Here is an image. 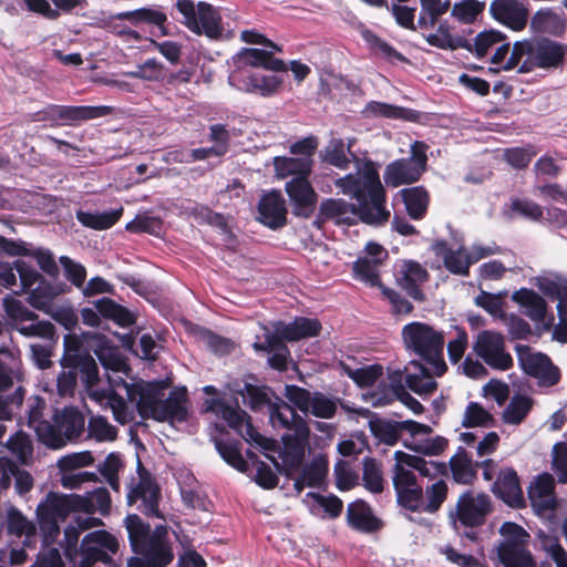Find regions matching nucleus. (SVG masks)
Returning <instances> with one entry per match:
<instances>
[{"instance_id": "nucleus-1", "label": "nucleus", "mask_w": 567, "mask_h": 567, "mask_svg": "<svg viewBox=\"0 0 567 567\" xmlns=\"http://www.w3.org/2000/svg\"><path fill=\"white\" fill-rule=\"evenodd\" d=\"M75 358L78 374L85 386L89 396L102 408L110 409L113 417L120 424H127L134 420V409L130 408L125 400L115 393V388L123 386L128 401L135 403L136 410L143 419L156 421L183 422L186 420L187 410L185 395L171 392L166 396L164 382L138 381L127 383L121 375L107 374L110 389H99V369L91 357Z\"/></svg>"}, {"instance_id": "nucleus-2", "label": "nucleus", "mask_w": 567, "mask_h": 567, "mask_svg": "<svg viewBox=\"0 0 567 567\" xmlns=\"http://www.w3.org/2000/svg\"><path fill=\"white\" fill-rule=\"evenodd\" d=\"M334 185L343 195L355 199V204L344 199H326L320 205L323 218L346 225L353 224L357 217L371 226L388 223L390 210L386 207V193L374 162L357 159V173L338 178Z\"/></svg>"}, {"instance_id": "nucleus-3", "label": "nucleus", "mask_w": 567, "mask_h": 567, "mask_svg": "<svg viewBox=\"0 0 567 567\" xmlns=\"http://www.w3.org/2000/svg\"><path fill=\"white\" fill-rule=\"evenodd\" d=\"M402 339L409 351L414 352L430 365L425 368L422 363L412 360L404 368L408 388L421 396L431 395L437 388L432 374L441 377L447 368L443 359V334L426 323L415 321L403 327Z\"/></svg>"}, {"instance_id": "nucleus-4", "label": "nucleus", "mask_w": 567, "mask_h": 567, "mask_svg": "<svg viewBox=\"0 0 567 567\" xmlns=\"http://www.w3.org/2000/svg\"><path fill=\"white\" fill-rule=\"evenodd\" d=\"M125 527L133 551L140 555L128 559V567H166L171 564L174 555L165 526L151 530L138 515L132 514L125 518Z\"/></svg>"}, {"instance_id": "nucleus-5", "label": "nucleus", "mask_w": 567, "mask_h": 567, "mask_svg": "<svg viewBox=\"0 0 567 567\" xmlns=\"http://www.w3.org/2000/svg\"><path fill=\"white\" fill-rule=\"evenodd\" d=\"M270 422L274 427L288 430L282 435V460L290 468H298L309 447L310 430L307 422L296 413L290 404L285 402L271 409Z\"/></svg>"}, {"instance_id": "nucleus-6", "label": "nucleus", "mask_w": 567, "mask_h": 567, "mask_svg": "<svg viewBox=\"0 0 567 567\" xmlns=\"http://www.w3.org/2000/svg\"><path fill=\"white\" fill-rule=\"evenodd\" d=\"M81 495L50 492L37 507L40 529L45 542L54 543L60 535V524L71 513H81L80 508L85 507Z\"/></svg>"}, {"instance_id": "nucleus-7", "label": "nucleus", "mask_w": 567, "mask_h": 567, "mask_svg": "<svg viewBox=\"0 0 567 567\" xmlns=\"http://www.w3.org/2000/svg\"><path fill=\"white\" fill-rule=\"evenodd\" d=\"M240 40L249 44H258L261 48H243L234 55V66L236 68H262L274 72H286V63L275 58V53L281 52L282 49L277 43L267 39L257 30H243Z\"/></svg>"}, {"instance_id": "nucleus-8", "label": "nucleus", "mask_w": 567, "mask_h": 567, "mask_svg": "<svg viewBox=\"0 0 567 567\" xmlns=\"http://www.w3.org/2000/svg\"><path fill=\"white\" fill-rule=\"evenodd\" d=\"M84 424L83 414L78 409L70 406L55 414L54 424L37 425V435L47 446L61 449L66 441L78 439L84 432Z\"/></svg>"}, {"instance_id": "nucleus-9", "label": "nucleus", "mask_w": 567, "mask_h": 567, "mask_svg": "<svg viewBox=\"0 0 567 567\" xmlns=\"http://www.w3.org/2000/svg\"><path fill=\"white\" fill-rule=\"evenodd\" d=\"M127 504L137 505V508L147 516L162 517L158 504L162 498L161 488L154 476L137 461L136 474L130 480L127 486Z\"/></svg>"}, {"instance_id": "nucleus-10", "label": "nucleus", "mask_w": 567, "mask_h": 567, "mask_svg": "<svg viewBox=\"0 0 567 567\" xmlns=\"http://www.w3.org/2000/svg\"><path fill=\"white\" fill-rule=\"evenodd\" d=\"M176 7L183 14V23L196 34H205L209 39L223 37L221 18L218 11L209 3L192 0H177Z\"/></svg>"}, {"instance_id": "nucleus-11", "label": "nucleus", "mask_w": 567, "mask_h": 567, "mask_svg": "<svg viewBox=\"0 0 567 567\" xmlns=\"http://www.w3.org/2000/svg\"><path fill=\"white\" fill-rule=\"evenodd\" d=\"M499 533L504 540L497 546V554L505 567H535V561L526 549L529 535L522 526L505 522Z\"/></svg>"}, {"instance_id": "nucleus-12", "label": "nucleus", "mask_w": 567, "mask_h": 567, "mask_svg": "<svg viewBox=\"0 0 567 567\" xmlns=\"http://www.w3.org/2000/svg\"><path fill=\"white\" fill-rule=\"evenodd\" d=\"M426 148L424 143L416 141L411 145L410 157L390 163L383 173L385 184L399 187L403 184L416 182L425 171Z\"/></svg>"}, {"instance_id": "nucleus-13", "label": "nucleus", "mask_w": 567, "mask_h": 567, "mask_svg": "<svg viewBox=\"0 0 567 567\" xmlns=\"http://www.w3.org/2000/svg\"><path fill=\"white\" fill-rule=\"evenodd\" d=\"M106 114L103 106H69L49 104L40 111L29 114L31 122H48L50 126L75 125Z\"/></svg>"}, {"instance_id": "nucleus-14", "label": "nucleus", "mask_w": 567, "mask_h": 567, "mask_svg": "<svg viewBox=\"0 0 567 567\" xmlns=\"http://www.w3.org/2000/svg\"><path fill=\"white\" fill-rule=\"evenodd\" d=\"M286 399L305 414H312L320 419L332 417L338 409V399L321 392H310L298 385L285 386Z\"/></svg>"}, {"instance_id": "nucleus-15", "label": "nucleus", "mask_w": 567, "mask_h": 567, "mask_svg": "<svg viewBox=\"0 0 567 567\" xmlns=\"http://www.w3.org/2000/svg\"><path fill=\"white\" fill-rule=\"evenodd\" d=\"M228 83L245 93L270 97L279 93L284 80L278 75L252 72L247 68H236L228 76Z\"/></svg>"}, {"instance_id": "nucleus-16", "label": "nucleus", "mask_w": 567, "mask_h": 567, "mask_svg": "<svg viewBox=\"0 0 567 567\" xmlns=\"http://www.w3.org/2000/svg\"><path fill=\"white\" fill-rule=\"evenodd\" d=\"M473 350L488 367L506 371L513 365V359L506 351L505 338L493 330L480 332L473 344Z\"/></svg>"}, {"instance_id": "nucleus-17", "label": "nucleus", "mask_w": 567, "mask_h": 567, "mask_svg": "<svg viewBox=\"0 0 567 567\" xmlns=\"http://www.w3.org/2000/svg\"><path fill=\"white\" fill-rule=\"evenodd\" d=\"M516 352L520 368L525 373L537 379L539 385L551 386L559 382V369L547 355L535 352L525 344L516 346Z\"/></svg>"}, {"instance_id": "nucleus-18", "label": "nucleus", "mask_w": 567, "mask_h": 567, "mask_svg": "<svg viewBox=\"0 0 567 567\" xmlns=\"http://www.w3.org/2000/svg\"><path fill=\"white\" fill-rule=\"evenodd\" d=\"M207 410L214 412L227 422V424L238 431L241 436L257 445L268 449L272 442L258 433L252 425L247 421V414L237 406L227 405L221 400H212Z\"/></svg>"}, {"instance_id": "nucleus-19", "label": "nucleus", "mask_w": 567, "mask_h": 567, "mask_svg": "<svg viewBox=\"0 0 567 567\" xmlns=\"http://www.w3.org/2000/svg\"><path fill=\"white\" fill-rule=\"evenodd\" d=\"M491 511L492 504L488 495L467 491L457 499L455 518L465 527H477L485 523Z\"/></svg>"}, {"instance_id": "nucleus-20", "label": "nucleus", "mask_w": 567, "mask_h": 567, "mask_svg": "<svg viewBox=\"0 0 567 567\" xmlns=\"http://www.w3.org/2000/svg\"><path fill=\"white\" fill-rule=\"evenodd\" d=\"M410 437L404 441V445L419 454L427 456H437L447 447V440L441 435H432V427L412 420L403 423Z\"/></svg>"}, {"instance_id": "nucleus-21", "label": "nucleus", "mask_w": 567, "mask_h": 567, "mask_svg": "<svg viewBox=\"0 0 567 567\" xmlns=\"http://www.w3.org/2000/svg\"><path fill=\"white\" fill-rule=\"evenodd\" d=\"M392 481L399 505L421 513L423 488L417 484L414 472L402 464H395Z\"/></svg>"}, {"instance_id": "nucleus-22", "label": "nucleus", "mask_w": 567, "mask_h": 567, "mask_svg": "<svg viewBox=\"0 0 567 567\" xmlns=\"http://www.w3.org/2000/svg\"><path fill=\"white\" fill-rule=\"evenodd\" d=\"M100 315L122 327H128L135 322V317L130 310L106 297L94 301V308L81 310L83 323L90 327H97L101 323Z\"/></svg>"}, {"instance_id": "nucleus-23", "label": "nucleus", "mask_w": 567, "mask_h": 567, "mask_svg": "<svg viewBox=\"0 0 567 567\" xmlns=\"http://www.w3.org/2000/svg\"><path fill=\"white\" fill-rule=\"evenodd\" d=\"M83 565L90 567L95 561H110V553L118 549L117 539L106 530H95L84 536L82 540Z\"/></svg>"}, {"instance_id": "nucleus-24", "label": "nucleus", "mask_w": 567, "mask_h": 567, "mask_svg": "<svg viewBox=\"0 0 567 567\" xmlns=\"http://www.w3.org/2000/svg\"><path fill=\"white\" fill-rule=\"evenodd\" d=\"M364 251L365 255L353 264V272L358 279L382 290L384 286L380 281L379 268L388 258V251L375 243H368Z\"/></svg>"}, {"instance_id": "nucleus-25", "label": "nucleus", "mask_w": 567, "mask_h": 567, "mask_svg": "<svg viewBox=\"0 0 567 567\" xmlns=\"http://www.w3.org/2000/svg\"><path fill=\"white\" fill-rule=\"evenodd\" d=\"M286 192L292 205L296 216L308 218L316 208L318 196L308 177H292L286 183Z\"/></svg>"}, {"instance_id": "nucleus-26", "label": "nucleus", "mask_w": 567, "mask_h": 567, "mask_svg": "<svg viewBox=\"0 0 567 567\" xmlns=\"http://www.w3.org/2000/svg\"><path fill=\"white\" fill-rule=\"evenodd\" d=\"M527 494L532 507L538 516H546L555 511L557 499L553 475L548 473L538 475L530 483Z\"/></svg>"}, {"instance_id": "nucleus-27", "label": "nucleus", "mask_w": 567, "mask_h": 567, "mask_svg": "<svg viewBox=\"0 0 567 567\" xmlns=\"http://www.w3.org/2000/svg\"><path fill=\"white\" fill-rule=\"evenodd\" d=\"M491 16L514 31H522L528 21V10L520 0H493Z\"/></svg>"}, {"instance_id": "nucleus-28", "label": "nucleus", "mask_w": 567, "mask_h": 567, "mask_svg": "<svg viewBox=\"0 0 567 567\" xmlns=\"http://www.w3.org/2000/svg\"><path fill=\"white\" fill-rule=\"evenodd\" d=\"M492 492L512 507H523L525 498L516 471L512 467L499 470Z\"/></svg>"}, {"instance_id": "nucleus-29", "label": "nucleus", "mask_w": 567, "mask_h": 567, "mask_svg": "<svg viewBox=\"0 0 567 567\" xmlns=\"http://www.w3.org/2000/svg\"><path fill=\"white\" fill-rule=\"evenodd\" d=\"M427 278L429 274L426 269L413 260L403 261L396 274L398 285L416 301H423L425 299L421 286Z\"/></svg>"}, {"instance_id": "nucleus-30", "label": "nucleus", "mask_w": 567, "mask_h": 567, "mask_svg": "<svg viewBox=\"0 0 567 567\" xmlns=\"http://www.w3.org/2000/svg\"><path fill=\"white\" fill-rule=\"evenodd\" d=\"M258 220L265 226L276 229L282 227L287 221L286 200L280 192L265 194L258 204Z\"/></svg>"}, {"instance_id": "nucleus-31", "label": "nucleus", "mask_w": 567, "mask_h": 567, "mask_svg": "<svg viewBox=\"0 0 567 567\" xmlns=\"http://www.w3.org/2000/svg\"><path fill=\"white\" fill-rule=\"evenodd\" d=\"M118 19H125L134 28L146 25L153 35H167L165 12L154 8H141L133 11L117 13Z\"/></svg>"}, {"instance_id": "nucleus-32", "label": "nucleus", "mask_w": 567, "mask_h": 567, "mask_svg": "<svg viewBox=\"0 0 567 567\" xmlns=\"http://www.w3.org/2000/svg\"><path fill=\"white\" fill-rule=\"evenodd\" d=\"M517 68L519 73H529L537 69L535 38L514 42L512 52L507 59L505 71Z\"/></svg>"}, {"instance_id": "nucleus-33", "label": "nucleus", "mask_w": 567, "mask_h": 567, "mask_svg": "<svg viewBox=\"0 0 567 567\" xmlns=\"http://www.w3.org/2000/svg\"><path fill=\"white\" fill-rule=\"evenodd\" d=\"M434 254L443 259L445 268L454 275L467 276L471 265V257L464 247L453 249L445 241H436L432 245Z\"/></svg>"}, {"instance_id": "nucleus-34", "label": "nucleus", "mask_w": 567, "mask_h": 567, "mask_svg": "<svg viewBox=\"0 0 567 567\" xmlns=\"http://www.w3.org/2000/svg\"><path fill=\"white\" fill-rule=\"evenodd\" d=\"M321 324L317 319L296 318L290 323L277 321L272 323V330L286 341H296L302 338L315 337L319 333Z\"/></svg>"}, {"instance_id": "nucleus-35", "label": "nucleus", "mask_w": 567, "mask_h": 567, "mask_svg": "<svg viewBox=\"0 0 567 567\" xmlns=\"http://www.w3.org/2000/svg\"><path fill=\"white\" fill-rule=\"evenodd\" d=\"M537 69L548 70L563 65L567 52L566 45L547 38H535Z\"/></svg>"}, {"instance_id": "nucleus-36", "label": "nucleus", "mask_w": 567, "mask_h": 567, "mask_svg": "<svg viewBox=\"0 0 567 567\" xmlns=\"http://www.w3.org/2000/svg\"><path fill=\"white\" fill-rule=\"evenodd\" d=\"M95 355L107 371L127 374L130 368L117 347L112 346L105 337L97 339Z\"/></svg>"}, {"instance_id": "nucleus-37", "label": "nucleus", "mask_w": 567, "mask_h": 567, "mask_svg": "<svg viewBox=\"0 0 567 567\" xmlns=\"http://www.w3.org/2000/svg\"><path fill=\"white\" fill-rule=\"evenodd\" d=\"M328 473V461L324 456H316L308 465H306L300 475L295 480L293 486L298 493L305 487H319Z\"/></svg>"}, {"instance_id": "nucleus-38", "label": "nucleus", "mask_w": 567, "mask_h": 567, "mask_svg": "<svg viewBox=\"0 0 567 567\" xmlns=\"http://www.w3.org/2000/svg\"><path fill=\"white\" fill-rule=\"evenodd\" d=\"M437 23L439 25L434 32L421 31L425 41L430 45L441 50L451 51L460 48H466V40L462 37L453 34L452 27L446 20Z\"/></svg>"}, {"instance_id": "nucleus-39", "label": "nucleus", "mask_w": 567, "mask_h": 567, "mask_svg": "<svg viewBox=\"0 0 567 567\" xmlns=\"http://www.w3.org/2000/svg\"><path fill=\"white\" fill-rule=\"evenodd\" d=\"M264 330L265 340L262 343H255V348L272 352L274 354L268 359L269 364L277 370H285L287 368V359L289 354V351L284 343L286 340L267 327H265Z\"/></svg>"}, {"instance_id": "nucleus-40", "label": "nucleus", "mask_w": 567, "mask_h": 567, "mask_svg": "<svg viewBox=\"0 0 567 567\" xmlns=\"http://www.w3.org/2000/svg\"><path fill=\"white\" fill-rule=\"evenodd\" d=\"M394 457L396 461L395 464H402L411 471L415 470L424 477H434L445 475L447 473V465L443 462H427L422 457L406 454L401 451L395 452Z\"/></svg>"}, {"instance_id": "nucleus-41", "label": "nucleus", "mask_w": 567, "mask_h": 567, "mask_svg": "<svg viewBox=\"0 0 567 567\" xmlns=\"http://www.w3.org/2000/svg\"><path fill=\"white\" fill-rule=\"evenodd\" d=\"M512 299L525 309L524 313L533 321L540 322L545 319L546 302L535 291L523 288L515 291Z\"/></svg>"}, {"instance_id": "nucleus-42", "label": "nucleus", "mask_w": 567, "mask_h": 567, "mask_svg": "<svg viewBox=\"0 0 567 567\" xmlns=\"http://www.w3.org/2000/svg\"><path fill=\"white\" fill-rule=\"evenodd\" d=\"M421 10L417 19V27L421 31H431L435 28L440 18L450 9L447 0H420Z\"/></svg>"}, {"instance_id": "nucleus-43", "label": "nucleus", "mask_w": 567, "mask_h": 567, "mask_svg": "<svg viewBox=\"0 0 567 567\" xmlns=\"http://www.w3.org/2000/svg\"><path fill=\"white\" fill-rule=\"evenodd\" d=\"M534 406V400L527 394H514L503 410L502 420L508 425H519L528 416Z\"/></svg>"}, {"instance_id": "nucleus-44", "label": "nucleus", "mask_w": 567, "mask_h": 567, "mask_svg": "<svg viewBox=\"0 0 567 567\" xmlns=\"http://www.w3.org/2000/svg\"><path fill=\"white\" fill-rule=\"evenodd\" d=\"M347 519L351 527L362 532H373L379 528L378 519L372 515L370 507L362 501L349 504Z\"/></svg>"}, {"instance_id": "nucleus-45", "label": "nucleus", "mask_w": 567, "mask_h": 567, "mask_svg": "<svg viewBox=\"0 0 567 567\" xmlns=\"http://www.w3.org/2000/svg\"><path fill=\"white\" fill-rule=\"evenodd\" d=\"M538 289L546 296L558 300L557 312L567 315V279L560 276L537 278Z\"/></svg>"}, {"instance_id": "nucleus-46", "label": "nucleus", "mask_w": 567, "mask_h": 567, "mask_svg": "<svg viewBox=\"0 0 567 567\" xmlns=\"http://www.w3.org/2000/svg\"><path fill=\"white\" fill-rule=\"evenodd\" d=\"M274 167L276 171V175L279 178H286L288 176L299 177L308 175L311 173L312 168V158L308 157H275L274 158Z\"/></svg>"}, {"instance_id": "nucleus-47", "label": "nucleus", "mask_w": 567, "mask_h": 567, "mask_svg": "<svg viewBox=\"0 0 567 567\" xmlns=\"http://www.w3.org/2000/svg\"><path fill=\"white\" fill-rule=\"evenodd\" d=\"M403 372L400 369L388 371V384L384 390H374L371 393L374 405H385L406 392L403 384Z\"/></svg>"}, {"instance_id": "nucleus-48", "label": "nucleus", "mask_w": 567, "mask_h": 567, "mask_svg": "<svg viewBox=\"0 0 567 567\" xmlns=\"http://www.w3.org/2000/svg\"><path fill=\"white\" fill-rule=\"evenodd\" d=\"M62 370L56 378V391L60 396H72L78 384V364L72 355L61 359Z\"/></svg>"}, {"instance_id": "nucleus-49", "label": "nucleus", "mask_w": 567, "mask_h": 567, "mask_svg": "<svg viewBox=\"0 0 567 567\" xmlns=\"http://www.w3.org/2000/svg\"><path fill=\"white\" fill-rule=\"evenodd\" d=\"M453 478L460 484H470L476 476V463L460 447L449 462Z\"/></svg>"}, {"instance_id": "nucleus-50", "label": "nucleus", "mask_w": 567, "mask_h": 567, "mask_svg": "<svg viewBox=\"0 0 567 567\" xmlns=\"http://www.w3.org/2000/svg\"><path fill=\"white\" fill-rule=\"evenodd\" d=\"M400 195L410 217L413 219L423 218L429 205L427 192L423 187H411L401 189Z\"/></svg>"}, {"instance_id": "nucleus-51", "label": "nucleus", "mask_w": 567, "mask_h": 567, "mask_svg": "<svg viewBox=\"0 0 567 567\" xmlns=\"http://www.w3.org/2000/svg\"><path fill=\"white\" fill-rule=\"evenodd\" d=\"M122 214V207H120L118 209L102 213H90L79 210L76 212V218L85 227L96 230H104L111 228L114 224H116Z\"/></svg>"}, {"instance_id": "nucleus-52", "label": "nucleus", "mask_w": 567, "mask_h": 567, "mask_svg": "<svg viewBox=\"0 0 567 567\" xmlns=\"http://www.w3.org/2000/svg\"><path fill=\"white\" fill-rule=\"evenodd\" d=\"M0 354L8 358L9 362L4 363L0 360V390H7L12 386L13 379L20 365V350L16 346L1 347Z\"/></svg>"}, {"instance_id": "nucleus-53", "label": "nucleus", "mask_w": 567, "mask_h": 567, "mask_svg": "<svg viewBox=\"0 0 567 567\" xmlns=\"http://www.w3.org/2000/svg\"><path fill=\"white\" fill-rule=\"evenodd\" d=\"M447 484L444 480H437L423 491L421 513L433 514L440 509L447 497Z\"/></svg>"}, {"instance_id": "nucleus-54", "label": "nucleus", "mask_w": 567, "mask_h": 567, "mask_svg": "<svg viewBox=\"0 0 567 567\" xmlns=\"http://www.w3.org/2000/svg\"><path fill=\"white\" fill-rule=\"evenodd\" d=\"M530 27L535 32L560 34L565 30L564 20L551 10H539L530 20Z\"/></svg>"}, {"instance_id": "nucleus-55", "label": "nucleus", "mask_w": 567, "mask_h": 567, "mask_svg": "<svg viewBox=\"0 0 567 567\" xmlns=\"http://www.w3.org/2000/svg\"><path fill=\"white\" fill-rule=\"evenodd\" d=\"M101 524V519L96 517H82L81 515L76 516L75 525H69L64 529V539L66 543L65 554L69 555L71 550L76 547L81 532L91 527H96Z\"/></svg>"}, {"instance_id": "nucleus-56", "label": "nucleus", "mask_w": 567, "mask_h": 567, "mask_svg": "<svg viewBox=\"0 0 567 567\" xmlns=\"http://www.w3.org/2000/svg\"><path fill=\"white\" fill-rule=\"evenodd\" d=\"M485 2L478 0H461L453 4L451 16L461 23H473L484 11Z\"/></svg>"}, {"instance_id": "nucleus-57", "label": "nucleus", "mask_w": 567, "mask_h": 567, "mask_svg": "<svg viewBox=\"0 0 567 567\" xmlns=\"http://www.w3.org/2000/svg\"><path fill=\"white\" fill-rule=\"evenodd\" d=\"M346 144L341 138H332L322 152V158L328 164L340 168L348 169L351 159L348 157Z\"/></svg>"}, {"instance_id": "nucleus-58", "label": "nucleus", "mask_w": 567, "mask_h": 567, "mask_svg": "<svg viewBox=\"0 0 567 567\" xmlns=\"http://www.w3.org/2000/svg\"><path fill=\"white\" fill-rule=\"evenodd\" d=\"M81 496L82 499L85 502V507L80 508L81 513L92 514L95 511L100 512L103 515L109 513L111 507V498L106 488L99 487Z\"/></svg>"}, {"instance_id": "nucleus-59", "label": "nucleus", "mask_w": 567, "mask_h": 567, "mask_svg": "<svg viewBox=\"0 0 567 567\" xmlns=\"http://www.w3.org/2000/svg\"><path fill=\"white\" fill-rule=\"evenodd\" d=\"M87 431L90 437L97 442H113L117 437V429L101 415L92 416L89 420Z\"/></svg>"}, {"instance_id": "nucleus-60", "label": "nucleus", "mask_w": 567, "mask_h": 567, "mask_svg": "<svg viewBox=\"0 0 567 567\" xmlns=\"http://www.w3.org/2000/svg\"><path fill=\"white\" fill-rule=\"evenodd\" d=\"M362 478L364 487L371 493H381L383 491L384 481L382 476L381 464L370 457L363 460V474Z\"/></svg>"}, {"instance_id": "nucleus-61", "label": "nucleus", "mask_w": 567, "mask_h": 567, "mask_svg": "<svg viewBox=\"0 0 567 567\" xmlns=\"http://www.w3.org/2000/svg\"><path fill=\"white\" fill-rule=\"evenodd\" d=\"M7 447L22 464H27L32 458V442L23 432H17L11 436L7 442Z\"/></svg>"}, {"instance_id": "nucleus-62", "label": "nucleus", "mask_w": 567, "mask_h": 567, "mask_svg": "<svg viewBox=\"0 0 567 567\" xmlns=\"http://www.w3.org/2000/svg\"><path fill=\"white\" fill-rule=\"evenodd\" d=\"M346 374L360 386H371L382 377V367L369 365L359 369H351L342 365Z\"/></svg>"}, {"instance_id": "nucleus-63", "label": "nucleus", "mask_w": 567, "mask_h": 567, "mask_svg": "<svg viewBox=\"0 0 567 567\" xmlns=\"http://www.w3.org/2000/svg\"><path fill=\"white\" fill-rule=\"evenodd\" d=\"M123 467L121 456L115 453L109 454L105 460L99 465L100 473L106 478L109 485L115 492L120 491L118 472Z\"/></svg>"}, {"instance_id": "nucleus-64", "label": "nucleus", "mask_w": 567, "mask_h": 567, "mask_svg": "<svg viewBox=\"0 0 567 567\" xmlns=\"http://www.w3.org/2000/svg\"><path fill=\"white\" fill-rule=\"evenodd\" d=\"M553 470L561 484L567 483V442H558L553 446Z\"/></svg>"}]
</instances>
